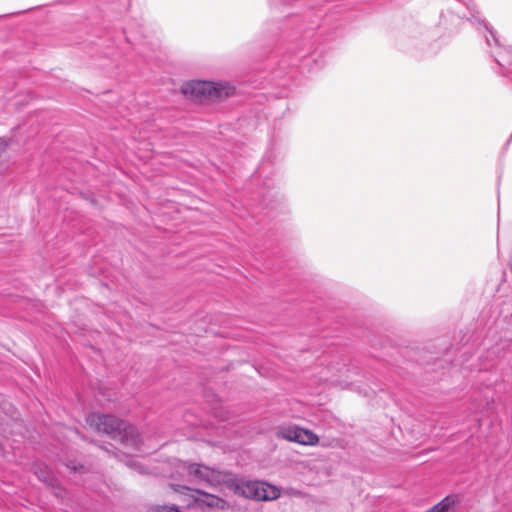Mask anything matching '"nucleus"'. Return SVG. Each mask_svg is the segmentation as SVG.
Returning a JSON list of instances; mask_svg holds the SVG:
<instances>
[{
  "mask_svg": "<svg viewBox=\"0 0 512 512\" xmlns=\"http://www.w3.org/2000/svg\"><path fill=\"white\" fill-rule=\"evenodd\" d=\"M333 50L330 45L318 39H301L299 42L292 43L281 56L277 66L272 70V77L276 80L275 86L282 88L271 96H288V93L301 92L300 88L307 86L308 79L303 75L304 71L308 74H317L332 63ZM236 87L240 85L230 81ZM232 96H245L236 89ZM253 96H268L265 93L254 94Z\"/></svg>",
  "mask_w": 512,
  "mask_h": 512,
  "instance_id": "nucleus-1",
  "label": "nucleus"
},
{
  "mask_svg": "<svg viewBox=\"0 0 512 512\" xmlns=\"http://www.w3.org/2000/svg\"><path fill=\"white\" fill-rule=\"evenodd\" d=\"M457 7H447L440 12L437 26L446 34L458 33L466 23H470L479 31L485 32L486 43L489 47L494 44L499 47L495 31L487 23L474 0H455Z\"/></svg>",
  "mask_w": 512,
  "mask_h": 512,
  "instance_id": "nucleus-2",
  "label": "nucleus"
},
{
  "mask_svg": "<svg viewBox=\"0 0 512 512\" xmlns=\"http://www.w3.org/2000/svg\"><path fill=\"white\" fill-rule=\"evenodd\" d=\"M86 422L95 430L120 441L125 447L137 450L141 442L136 428L112 415L91 413Z\"/></svg>",
  "mask_w": 512,
  "mask_h": 512,
  "instance_id": "nucleus-3",
  "label": "nucleus"
},
{
  "mask_svg": "<svg viewBox=\"0 0 512 512\" xmlns=\"http://www.w3.org/2000/svg\"><path fill=\"white\" fill-rule=\"evenodd\" d=\"M396 47L399 51L418 60L432 54L434 47L429 30L420 23L406 25L396 39Z\"/></svg>",
  "mask_w": 512,
  "mask_h": 512,
  "instance_id": "nucleus-4",
  "label": "nucleus"
},
{
  "mask_svg": "<svg viewBox=\"0 0 512 512\" xmlns=\"http://www.w3.org/2000/svg\"><path fill=\"white\" fill-rule=\"evenodd\" d=\"M182 96H232L236 86L228 80L192 79L180 86Z\"/></svg>",
  "mask_w": 512,
  "mask_h": 512,
  "instance_id": "nucleus-5",
  "label": "nucleus"
},
{
  "mask_svg": "<svg viewBox=\"0 0 512 512\" xmlns=\"http://www.w3.org/2000/svg\"><path fill=\"white\" fill-rule=\"evenodd\" d=\"M235 492L245 498L262 501L274 500L280 496L278 488L262 481H241L236 485Z\"/></svg>",
  "mask_w": 512,
  "mask_h": 512,
  "instance_id": "nucleus-6",
  "label": "nucleus"
},
{
  "mask_svg": "<svg viewBox=\"0 0 512 512\" xmlns=\"http://www.w3.org/2000/svg\"><path fill=\"white\" fill-rule=\"evenodd\" d=\"M276 437L301 445H316L318 436L311 430L296 425L279 426L276 429Z\"/></svg>",
  "mask_w": 512,
  "mask_h": 512,
  "instance_id": "nucleus-7",
  "label": "nucleus"
},
{
  "mask_svg": "<svg viewBox=\"0 0 512 512\" xmlns=\"http://www.w3.org/2000/svg\"><path fill=\"white\" fill-rule=\"evenodd\" d=\"M182 468L196 481L213 483L218 478L214 469L201 464L183 463Z\"/></svg>",
  "mask_w": 512,
  "mask_h": 512,
  "instance_id": "nucleus-8",
  "label": "nucleus"
},
{
  "mask_svg": "<svg viewBox=\"0 0 512 512\" xmlns=\"http://www.w3.org/2000/svg\"><path fill=\"white\" fill-rule=\"evenodd\" d=\"M195 492L199 496L196 498V501L202 506L217 508L221 510H224L228 507L227 502L218 496L208 494L200 490H196Z\"/></svg>",
  "mask_w": 512,
  "mask_h": 512,
  "instance_id": "nucleus-9",
  "label": "nucleus"
},
{
  "mask_svg": "<svg viewBox=\"0 0 512 512\" xmlns=\"http://www.w3.org/2000/svg\"><path fill=\"white\" fill-rule=\"evenodd\" d=\"M457 503L458 497L456 495H448L426 512H451Z\"/></svg>",
  "mask_w": 512,
  "mask_h": 512,
  "instance_id": "nucleus-10",
  "label": "nucleus"
},
{
  "mask_svg": "<svg viewBox=\"0 0 512 512\" xmlns=\"http://www.w3.org/2000/svg\"><path fill=\"white\" fill-rule=\"evenodd\" d=\"M179 509L176 506H156L151 508L148 512H178Z\"/></svg>",
  "mask_w": 512,
  "mask_h": 512,
  "instance_id": "nucleus-11",
  "label": "nucleus"
},
{
  "mask_svg": "<svg viewBox=\"0 0 512 512\" xmlns=\"http://www.w3.org/2000/svg\"><path fill=\"white\" fill-rule=\"evenodd\" d=\"M123 34L125 36V39L128 43H132V39H131V35H130V32L128 31V29H123Z\"/></svg>",
  "mask_w": 512,
  "mask_h": 512,
  "instance_id": "nucleus-12",
  "label": "nucleus"
},
{
  "mask_svg": "<svg viewBox=\"0 0 512 512\" xmlns=\"http://www.w3.org/2000/svg\"><path fill=\"white\" fill-rule=\"evenodd\" d=\"M39 478L41 480H43L44 482H47L49 480V478L47 476H39Z\"/></svg>",
  "mask_w": 512,
  "mask_h": 512,
  "instance_id": "nucleus-13",
  "label": "nucleus"
},
{
  "mask_svg": "<svg viewBox=\"0 0 512 512\" xmlns=\"http://www.w3.org/2000/svg\"><path fill=\"white\" fill-rule=\"evenodd\" d=\"M9 91H10V89H9V88H7V89H5V90H4V93H7V92H9Z\"/></svg>",
  "mask_w": 512,
  "mask_h": 512,
  "instance_id": "nucleus-14",
  "label": "nucleus"
},
{
  "mask_svg": "<svg viewBox=\"0 0 512 512\" xmlns=\"http://www.w3.org/2000/svg\"><path fill=\"white\" fill-rule=\"evenodd\" d=\"M178 512H180V511H178Z\"/></svg>",
  "mask_w": 512,
  "mask_h": 512,
  "instance_id": "nucleus-15",
  "label": "nucleus"
}]
</instances>
